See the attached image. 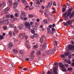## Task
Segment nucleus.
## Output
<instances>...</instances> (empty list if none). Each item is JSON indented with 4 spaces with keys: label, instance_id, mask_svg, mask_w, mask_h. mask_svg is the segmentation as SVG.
I'll use <instances>...</instances> for the list:
<instances>
[{
    "label": "nucleus",
    "instance_id": "obj_1",
    "mask_svg": "<svg viewBox=\"0 0 74 74\" xmlns=\"http://www.w3.org/2000/svg\"><path fill=\"white\" fill-rule=\"evenodd\" d=\"M71 11H72V9H70L68 12V14H67V12H65L63 16L64 17L65 21H67V17L71 14Z\"/></svg>",
    "mask_w": 74,
    "mask_h": 74
},
{
    "label": "nucleus",
    "instance_id": "obj_2",
    "mask_svg": "<svg viewBox=\"0 0 74 74\" xmlns=\"http://www.w3.org/2000/svg\"><path fill=\"white\" fill-rule=\"evenodd\" d=\"M59 64L60 67H61L62 69V71L66 72L67 69L64 68V65H63L61 63H60Z\"/></svg>",
    "mask_w": 74,
    "mask_h": 74
},
{
    "label": "nucleus",
    "instance_id": "obj_3",
    "mask_svg": "<svg viewBox=\"0 0 74 74\" xmlns=\"http://www.w3.org/2000/svg\"><path fill=\"white\" fill-rule=\"evenodd\" d=\"M25 25L27 28H28L29 29H30L31 26L29 23L26 22L25 23Z\"/></svg>",
    "mask_w": 74,
    "mask_h": 74
},
{
    "label": "nucleus",
    "instance_id": "obj_4",
    "mask_svg": "<svg viewBox=\"0 0 74 74\" xmlns=\"http://www.w3.org/2000/svg\"><path fill=\"white\" fill-rule=\"evenodd\" d=\"M56 47L54 48L53 49V50H49L48 51H47V55H49L50 53H52L53 52V51H56Z\"/></svg>",
    "mask_w": 74,
    "mask_h": 74
},
{
    "label": "nucleus",
    "instance_id": "obj_5",
    "mask_svg": "<svg viewBox=\"0 0 74 74\" xmlns=\"http://www.w3.org/2000/svg\"><path fill=\"white\" fill-rule=\"evenodd\" d=\"M57 70H58V68L57 67H55L53 68V74H58L57 71Z\"/></svg>",
    "mask_w": 74,
    "mask_h": 74
},
{
    "label": "nucleus",
    "instance_id": "obj_6",
    "mask_svg": "<svg viewBox=\"0 0 74 74\" xmlns=\"http://www.w3.org/2000/svg\"><path fill=\"white\" fill-rule=\"evenodd\" d=\"M13 8H14L17 7L18 3L17 2H15L13 3Z\"/></svg>",
    "mask_w": 74,
    "mask_h": 74
},
{
    "label": "nucleus",
    "instance_id": "obj_7",
    "mask_svg": "<svg viewBox=\"0 0 74 74\" xmlns=\"http://www.w3.org/2000/svg\"><path fill=\"white\" fill-rule=\"evenodd\" d=\"M24 36H25V33H24L23 34H20L19 36V37H21V39H23L24 38Z\"/></svg>",
    "mask_w": 74,
    "mask_h": 74
},
{
    "label": "nucleus",
    "instance_id": "obj_8",
    "mask_svg": "<svg viewBox=\"0 0 74 74\" xmlns=\"http://www.w3.org/2000/svg\"><path fill=\"white\" fill-rule=\"evenodd\" d=\"M30 4L31 5V6L29 8V10H32V9H33L34 8L33 7V6H32L33 5V2H30Z\"/></svg>",
    "mask_w": 74,
    "mask_h": 74
},
{
    "label": "nucleus",
    "instance_id": "obj_9",
    "mask_svg": "<svg viewBox=\"0 0 74 74\" xmlns=\"http://www.w3.org/2000/svg\"><path fill=\"white\" fill-rule=\"evenodd\" d=\"M35 53V51H32L31 53V56H30V58L32 59V58H33V57H34V55H33V54Z\"/></svg>",
    "mask_w": 74,
    "mask_h": 74
},
{
    "label": "nucleus",
    "instance_id": "obj_10",
    "mask_svg": "<svg viewBox=\"0 0 74 74\" xmlns=\"http://www.w3.org/2000/svg\"><path fill=\"white\" fill-rule=\"evenodd\" d=\"M23 27V25L22 24H20L19 25V29L20 30H21V29H22Z\"/></svg>",
    "mask_w": 74,
    "mask_h": 74
},
{
    "label": "nucleus",
    "instance_id": "obj_11",
    "mask_svg": "<svg viewBox=\"0 0 74 74\" xmlns=\"http://www.w3.org/2000/svg\"><path fill=\"white\" fill-rule=\"evenodd\" d=\"M46 48H47V43H45L43 45L42 48L43 49H45Z\"/></svg>",
    "mask_w": 74,
    "mask_h": 74
},
{
    "label": "nucleus",
    "instance_id": "obj_12",
    "mask_svg": "<svg viewBox=\"0 0 74 74\" xmlns=\"http://www.w3.org/2000/svg\"><path fill=\"white\" fill-rule=\"evenodd\" d=\"M44 36H42L40 40H39V41L40 42H43L44 41V40H43V39H44Z\"/></svg>",
    "mask_w": 74,
    "mask_h": 74
},
{
    "label": "nucleus",
    "instance_id": "obj_13",
    "mask_svg": "<svg viewBox=\"0 0 74 74\" xmlns=\"http://www.w3.org/2000/svg\"><path fill=\"white\" fill-rule=\"evenodd\" d=\"M8 2L9 3L10 5L9 6L10 7H12V2L11 1H8Z\"/></svg>",
    "mask_w": 74,
    "mask_h": 74
},
{
    "label": "nucleus",
    "instance_id": "obj_14",
    "mask_svg": "<svg viewBox=\"0 0 74 74\" xmlns=\"http://www.w3.org/2000/svg\"><path fill=\"white\" fill-rule=\"evenodd\" d=\"M23 1H22H22L23 3V4H24V5H27V3L26 1L25 0H23Z\"/></svg>",
    "mask_w": 74,
    "mask_h": 74
},
{
    "label": "nucleus",
    "instance_id": "obj_15",
    "mask_svg": "<svg viewBox=\"0 0 74 74\" xmlns=\"http://www.w3.org/2000/svg\"><path fill=\"white\" fill-rule=\"evenodd\" d=\"M71 23H72V21L71 20H69L68 21L66 22V23H67L68 25H70Z\"/></svg>",
    "mask_w": 74,
    "mask_h": 74
},
{
    "label": "nucleus",
    "instance_id": "obj_16",
    "mask_svg": "<svg viewBox=\"0 0 74 74\" xmlns=\"http://www.w3.org/2000/svg\"><path fill=\"white\" fill-rule=\"evenodd\" d=\"M52 10H53V11H52V12L53 13V14H55V13L56 12V11L55 10V8H52Z\"/></svg>",
    "mask_w": 74,
    "mask_h": 74
},
{
    "label": "nucleus",
    "instance_id": "obj_17",
    "mask_svg": "<svg viewBox=\"0 0 74 74\" xmlns=\"http://www.w3.org/2000/svg\"><path fill=\"white\" fill-rule=\"evenodd\" d=\"M26 17V15H21V19L22 20L25 17Z\"/></svg>",
    "mask_w": 74,
    "mask_h": 74
},
{
    "label": "nucleus",
    "instance_id": "obj_18",
    "mask_svg": "<svg viewBox=\"0 0 74 74\" xmlns=\"http://www.w3.org/2000/svg\"><path fill=\"white\" fill-rule=\"evenodd\" d=\"M37 54L38 55H40L41 54V51L40 50H38L37 52Z\"/></svg>",
    "mask_w": 74,
    "mask_h": 74
},
{
    "label": "nucleus",
    "instance_id": "obj_19",
    "mask_svg": "<svg viewBox=\"0 0 74 74\" xmlns=\"http://www.w3.org/2000/svg\"><path fill=\"white\" fill-rule=\"evenodd\" d=\"M34 5L35 7H38L39 6V5H38V4L37 3L35 2L34 3Z\"/></svg>",
    "mask_w": 74,
    "mask_h": 74
},
{
    "label": "nucleus",
    "instance_id": "obj_20",
    "mask_svg": "<svg viewBox=\"0 0 74 74\" xmlns=\"http://www.w3.org/2000/svg\"><path fill=\"white\" fill-rule=\"evenodd\" d=\"M43 22L45 24H47L48 22L47 21V20L45 19L43 21Z\"/></svg>",
    "mask_w": 74,
    "mask_h": 74
},
{
    "label": "nucleus",
    "instance_id": "obj_21",
    "mask_svg": "<svg viewBox=\"0 0 74 74\" xmlns=\"http://www.w3.org/2000/svg\"><path fill=\"white\" fill-rule=\"evenodd\" d=\"M38 48V46L37 45H35L33 46V48H36L37 49Z\"/></svg>",
    "mask_w": 74,
    "mask_h": 74
},
{
    "label": "nucleus",
    "instance_id": "obj_22",
    "mask_svg": "<svg viewBox=\"0 0 74 74\" xmlns=\"http://www.w3.org/2000/svg\"><path fill=\"white\" fill-rule=\"evenodd\" d=\"M47 30L48 33H51V29L49 28H47Z\"/></svg>",
    "mask_w": 74,
    "mask_h": 74
},
{
    "label": "nucleus",
    "instance_id": "obj_23",
    "mask_svg": "<svg viewBox=\"0 0 74 74\" xmlns=\"http://www.w3.org/2000/svg\"><path fill=\"white\" fill-rule=\"evenodd\" d=\"M68 48L69 49H72L73 48V46L71 45H69V46Z\"/></svg>",
    "mask_w": 74,
    "mask_h": 74
},
{
    "label": "nucleus",
    "instance_id": "obj_24",
    "mask_svg": "<svg viewBox=\"0 0 74 74\" xmlns=\"http://www.w3.org/2000/svg\"><path fill=\"white\" fill-rule=\"evenodd\" d=\"M10 10V8L9 7H7L5 9H4V11H8Z\"/></svg>",
    "mask_w": 74,
    "mask_h": 74
},
{
    "label": "nucleus",
    "instance_id": "obj_25",
    "mask_svg": "<svg viewBox=\"0 0 74 74\" xmlns=\"http://www.w3.org/2000/svg\"><path fill=\"white\" fill-rule=\"evenodd\" d=\"M47 74H52V72L48 71L47 72Z\"/></svg>",
    "mask_w": 74,
    "mask_h": 74
},
{
    "label": "nucleus",
    "instance_id": "obj_26",
    "mask_svg": "<svg viewBox=\"0 0 74 74\" xmlns=\"http://www.w3.org/2000/svg\"><path fill=\"white\" fill-rule=\"evenodd\" d=\"M34 36L35 37H38V35L37 34H35L34 35Z\"/></svg>",
    "mask_w": 74,
    "mask_h": 74
},
{
    "label": "nucleus",
    "instance_id": "obj_27",
    "mask_svg": "<svg viewBox=\"0 0 74 74\" xmlns=\"http://www.w3.org/2000/svg\"><path fill=\"white\" fill-rule=\"evenodd\" d=\"M9 23V22L8 21H4V23L3 24H5V25H7Z\"/></svg>",
    "mask_w": 74,
    "mask_h": 74
},
{
    "label": "nucleus",
    "instance_id": "obj_28",
    "mask_svg": "<svg viewBox=\"0 0 74 74\" xmlns=\"http://www.w3.org/2000/svg\"><path fill=\"white\" fill-rule=\"evenodd\" d=\"M3 30H7V27L6 26H4L3 27Z\"/></svg>",
    "mask_w": 74,
    "mask_h": 74
},
{
    "label": "nucleus",
    "instance_id": "obj_29",
    "mask_svg": "<svg viewBox=\"0 0 74 74\" xmlns=\"http://www.w3.org/2000/svg\"><path fill=\"white\" fill-rule=\"evenodd\" d=\"M28 7H29V6H26L25 8L24 9L25 10H26V11H27L28 10L27 8H28Z\"/></svg>",
    "mask_w": 74,
    "mask_h": 74
},
{
    "label": "nucleus",
    "instance_id": "obj_30",
    "mask_svg": "<svg viewBox=\"0 0 74 74\" xmlns=\"http://www.w3.org/2000/svg\"><path fill=\"white\" fill-rule=\"evenodd\" d=\"M60 56L62 58H65V56H64V55L63 54H62L60 55Z\"/></svg>",
    "mask_w": 74,
    "mask_h": 74
},
{
    "label": "nucleus",
    "instance_id": "obj_31",
    "mask_svg": "<svg viewBox=\"0 0 74 74\" xmlns=\"http://www.w3.org/2000/svg\"><path fill=\"white\" fill-rule=\"evenodd\" d=\"M19 14H18L16 13H15L14 14V16L16 17H18V16H19Z\"/></svg>",
    "mask_w": 74,
    "mask_h": 74
},
{
    "label": "nucleus",
    "instance_id": "obj_32",
    "mask_svg": "<svg viewBox=\"0 0 74 74\" xmlns=\"http://www.w3.org/2000/svg\"><path fill=\"white\" fill-rule=\"evenodd\" d=\"M4 38V36L3 35H0V40H2Z\"/></svg>",
    "mask_w": 74,
    "mask_h": 74
},
{
    "label": "nucleus",
    "instance_id": "obj_33",
    "mask_svg": "<svg viewBox=\"0 0 74 74\" xmlns=\"http://www.w3.org/2000/svg\"><path fill=\"white\" fill-rule=\"evenodd\" d=\"M36 3L38 4H41V3L40 2V1L38 0H36Z\"/></svg>",
    "mask_w": 74,
    "mask_h": 74
},
{
    "label": "nucleus",
    "instance_id": "obj_34",
    "mask_svg": "<svg viewBox=\"0 0 74 74\" xmlns=\"http://www.w3.org/2000/svg\"><path fill=\"white\" fill-rule=\"evenodd\" d=\"M21 14L22 15H25V12L23 11L21 12Z\"/></svg>",
    "mask_w": 74,
    "mask_h": 74
},
{
    "label": "nucleus",
    "instance_id": "obj_35",
    "mask_svg": "<svg viewBox=\"0 0 74 74\" xmlns=\"http://www.w3.org/2000/svg\"><path fill=\"white\" fill-rule=\"evenodd\" d=\"M52 5V2H50L49 3V7H51V5Z\"/></svg>",
    "mask_w": 74,
    "mask_h": 74
},
{
    "label": "nucleus",
    "instance_id": "obj_36",
    "mask_svg": "<svg viewBox=\"0 0 74 74\" xmlns=\"http://www.w3.org/2000/svg\"><path fill=\"white\" fill-rule=\"evenodd\" d=\"M9 26L11 28L13 27H14V25L12 24H10L9 25Z\"/></svg>",
    "mask_w": 74,
    "mask_h": 74
},
{
    "label": "nucleus",
    "instance_id": "obj_37",
    "mask_svg": "<svg viewBox=\"0 0 74 74\" xmlns=\"http://www.w3.org/2000/svg\"><path fill=\"white\" fill-rule=\"evenodd\" d=\"M73 15H74V12L72 14H71L70 15V18H72V16H73Z\"/></svg>",
    "mask_w": 74,
    "mask_h": 74
},
{
    "label": "nucleus",
    "instance_id": "obj_38",
    "mask_svg": "<svg viewBox=\"0 0 74 74\" xmlns=\"http://www.w3.org/2000/svg\"><path fill=\"white\" fill-rule=\"evenodd\" d=\"M53 43L54 44V45H55V44H56V45H58V42L56 41H54Z\"/></svg>",
    "mask_w": 74,
    "mask_h": 74
},
{
    "label": "nucleus",
    "instance_id": "obj_39",
    "mask_svg": "<svg viewBox=\"0 0 74 74\" xmlns=\"http://www.w3.org/2000/svg\"><path fill=\"white\" fill-rule=\"evenodd\" d=\"M63 24L64 25H65V26H68V24H67V23H66L64 22L63 23Z\"/></svg>",
    "mask_w": 74,
    "mask_h": 74
},
{
    "label": "nucleus",
    "instance_id": "obj_40",
    "mask_svg": "<svg viewBox=\"0 0 74 74\" xmlns=\"http://www.w3.org/2000/svg\"><path fill=\"white\" fill-rule=\"evenodd\" d=\"M65 11H66V8H64L62 9V12H65Z\"/></svg>",
    "mask_w": 74,
    "mask_h": 74
},
{
    "label": "nucleus",
    "instance_id": "obj_41",
    "mask_svg": "<svg viewBox=\"0 0 74 74\" xmlns=\"http://www.w3.org/2000/svg\"><path fill=\"white\" fill-rule=\"evenodd\" d=\"M10 17L11 18H13L14 17V15L12 14L10 16Z\"/></svg>",
    "mask_w": 74,
    "mask_h": 74
},
{
    "label": "nucleus",
    "instance_id": "obj_42",
    "mask_svg": "<svg viewBox=\"0 0 74 74\" xmlns=\"http://www.w3.org/2000/svg\"><path fill=\"white\" fill-rule=\"evenodd\" d=\"M10 47H12L13 46V44L11 43H10L9 44Z\"/></svg>",
    "mask_w": 74,
    "mask_h": 74
},
{
    "label": "nucleus",
    "instance_id": "obj_43",
    "mask_svg": "<svg viewBox=\"0 0 74 74\" xmlns=\"http://www.w3.org/2000/svg\"><path fill=\"white\" fill-rule=\"evenodd\" d=\"M3 21H7V19L5 17H4L3 18Z\"/></svg>",
    "mask_w": 74,
    "mask_h": 74
},
{
    "label": "nucleus",
    "instance_id": "obj_44",
    "mask_svg": "<svg viewBox=\"0 0 74 74\" xmlns=\"http://www.w3.org/2000/svg\"><path fill=\"white\" fill-rule=\"evenodd\" d=\"M14 32H16V34H17V33H18L19 32V30H14Z\"/></svg>",
    "mask_w": 74,
    "mask_h": 74
},
{
    "label": "nucleus",
    "instance_id": "obj_45",
    "mask_svg": "<svg viewBox=\"0 0 74 74\" xmlns=\"http://www.w3.org/2000/svg\"><path fill=\"white\" fill-rule=\"evenodd\" d=\"M27 18L25 17L22 20H23V21H26V20H27Z\"/></svg>",
    "mask_w": 74,
    "mask_h": 74
},
{
    "label": "nucleus",
    "instance_id": "obj_46",
    "mask_svg": "<svg viewBox=\"0 0 74 74\" xmlns=\"http://www.w3.org/2000/svg\"><path fill=\"white\" fill-rule=\"evenodd\" d=\"M72 69H73V68H69L68 69V70L69 71H71V70H72Z\"/></svg>",
    "mask_w": 74,
    "mask_h": 74
},
{
    "label": "nucleus",
    "instance_id": "obj_47",
    "mask_svg": "<svg viewBox=\"0 0 74 74\" xmlns=\"http://www.w3.org/2000/svg\"><path fill=\"white\" fill-rule=\"evenodd\" d=\"M27 46L28 49H29L30 47V45H27Z\"/></svg>",
    "mask_w": 74,
    "mask_h": 74
},
{
    "label": "nucleus",
    "instance_id": "obj_48",
    "mask_svg": "<svg viewBox=\"0 0 74 74\" xmlns=\"http://www.w3.org/2000/svg\"><path fill=\"white\" fill-rule=\"evenodd\" d=\"M33 29L34 30H37V27H34Z\"/></svg>",
    "mask_w": 74,
    "mask_h": 74
},
{
    "label": "nucleus",
    "instance_id": "obj_49",
    "mask_svg": "<svg viewBox=\"0 0 74 74\" xmlns=\"http://www.w3.org/2000/svg\"><path fill=\"white\" fill-rule=\"evenodd\" d=\"M33 15L32 14H30L29 15V18H33Z\"/></svg>",
    "mask_w": 74,
    "mask_h": 74
},
{
    "label": "nucleus",
    "instance_id": "obj_50",
    "mask_svg": "<svg viewBox=\"0 0 74 74\" xmlns=\"http://www.w3.org/2000/svg\"><path fill=\"white\" fill-rule=\"evenodd\" d=\"M25 61H29V58H25Z\"/></svg>",
    "mask_w": 74,
    "mask_h": 74
},
{
    "label": "nucleus",
    "instance_id": "obj_51",
    "mask_svg": "<svg viewBox=\"0 0 74 74\" xmlns=\"http://www.w3.org/2000/svg\"><path fill=\"white\" fill-rule=\"evenodd\" d=\"M9 35H11V34H12V32L11 31H10L9 32Z\"/></svg>",
    "mask_w": 74,
    "mask_h": 74
},
{
    "label": "nucleus",
    "instance_id": "obj_52",
    "mask_svg": "<svg viewBox=\"0 0 74 74\" xmlns=\"http://www.w3.org/2000/svg\"><path fill=\"white\" fill-rule=\"evenodd\" d=\"M14 41H18V39H16L15 38H14Z\"/></svg>",
    "mask_w": 74,
    "mask_h": 74
},
{
    "label": "nucleus",
    "instance_id": "obj_53",
    "mask_svg": "<svg viewBox=\"0 0 74 74\" xmlns=\"http://www.w3.org/2000/svg\"><path fill=\"white\" fill-rule=\"evenodd\" d=\"M34 23V22H30V25H33V24Z\"/></svg>",
    "mask_w": 74,
    "mask_h": 74
},
{
    "label": "nucleus",
    "instance_id": "obj_54",
    "mask_svg": "<svg viewBox=\"0 0 74 74\" xmlns=\"http://www.w3.org/2000/svg\"><path fill=\"white\" fill-rule=\"evenodd\" d=\"M6 16L7 18H10V15H6Z\"/></svg>",
    "mask_w": 74,
    "mask_h": 74
},
{
    "label": "nucleus",
    "instance_id": "obj_55",
    "mask_svg": "<svg viewBox=\"0 0 74 74\" xmlns=\"http://www.w3.org/2000/svg\"><path fill=\"white\" fill-rule=\"evenodd\" d=\"M31 32L32 33V34H34V33H35V31H34V30H32L31 31Z\"/></svg>",
    "mask_w": 74,
    "mask_h": 74
},
{
    "label": "nucleus",
    "instance_id": "obj_56",
    "mask_svg": "<svg viewBox=\"0 0 74 74\" xmlns=\"http://www.w3.org/2000/svg\"><path fill=\"white\" fill-rule=\"evenodd\" d=\"M68 53H64V55H65V56H68Z\"/></svg>",
    "mask_w": 74,
    "mask_h": 74
},
{
    "label": "nucleus",
    "instance_id": "obj_57",
    "mask_svg": "<svg viewBox=\"0 0 74 74\" xmlns=\"http://www.w3.org/2000/svg\"><path fill=\"white\" fill-rule=\"evenodd\" d=\"M51 31H52V32H55V29H54V28H52L51 29Z\"/></svg>",
    "mask_w": 74,
    "mask_h": 74
},
{
    "label": "nucleus",
    "instance_id": "obj_58",
    "mask_svg": "<svg viewBox=\"0 0 74 74\" xmlns=\"http://www.w3.org/2000/svg\"><path fill=\"white\" fill-rule=\"evenodd\" d=\"M20 53H23V51L22 50H21L20 51Z\"/></svg>",
    "mask_w": 74,
    "mask_h": 74
},
{
    "label": "nucleus",
    "instance_id": "obj_59",
    "mask_svg": "<svg viewBox=\"0 0 74 74\" xmlns=\"http://www.w3.org/2000/svg\"><path fill=\"white\" fill-rule=\"evenodd\" d=\"M23 70H24V71H26L28 70V69L24 68L23 69Z\"/></svg>",
    "mask_w": 74,
    "mask_h": 74
},
{
    "label": "nucleus",
    "instance_id": "obj_60",
    "mask_svg": "<svg viewBox=\"0 0 74 74\" xmlns=\"http://www.w3.org/2000/svg\"><path fill=\"white\" fill-rule=\"evenodd\" d=\"M53 4L54 5L56 6V2H54L53 3Z\"/></svg>",
    "mask_w": 74,
    "mask_h": 74
},
{
    "label": "nucleus",
    "instance_id": "obj_61",
    "mask_svg": "<svg viewBox=\"0 0 74 74\" xmlns=\"http://www.w3.org/2000/svg\"><path fill=\"white\" fill-rule=\"evenodd\" d=\"M65 66H66V67L67 68V67H68V66H69V65L68 64H66L65 65Z\"/></svg>",
    "mask_w": 74,
    "mask_h": 74
},
{
    "label": "nucleus",
    "instance_id": "obj_62",
    "mask_svg": "<svg viewBox=\"0 0 74 74\" xmlns=\"http://www.w3.org/2000/svg\"><path fill=\"white\" fill-rule=\"evenodd\" d=\"M42 9H44V8H45V7H44V6H42Z\"/></svg>",
    "mask_w": 74,
    "mask_h": 74
},
{
    "label": "nucleus",
    "instance_id": "obj_63",
    "mask_svg": "<svg viewBox=\"0 0 74 74\" xmlns=\"http://www.w3.org/2000/svg\"><path fill=\"white\" fill-rule=\"evenodd\" d=\"M32 21H36V19H34V18H32Z\"/></svg>",
    "mask_w": 74,
    "mask_h": 74
},
{
    "label": "nucleus",
    "instance_id": "obj_64",
    "mask_svg": "<svg viewBox=\"0 0 74 74\" xmlns=\"http://www.w3.org/2000/svg\"><path fill=\"white\" fill-rule=\"evenodd\" d=\"M14 30H16V26H15L14 27Z\"/></svg>",
    "mask_w": 74,
    "mask_h": 74
}]
</instances>
